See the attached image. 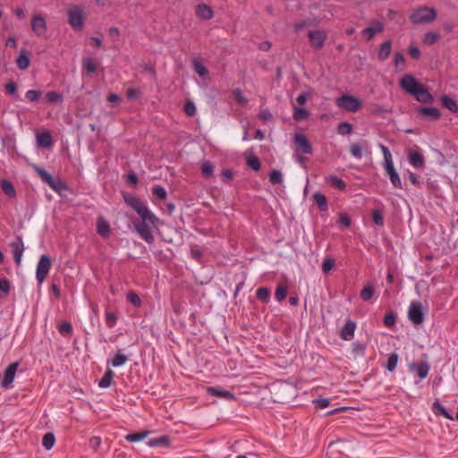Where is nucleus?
Returning a JSON list of instances; mask_svg holds the SVG:
<instances>
[{"label": "nucleus", "mask_w": 458, "mask_h": 458, "mask_svg": "<svg viewBox=\"0 0 458 458\" xmlns=\"http://www.w3.org/2000/svg\"><path fill=\"white\" fill-rule=\"evenodd\" d=\"M15 63H16L17 67L20 70H21V71L27 70L30 64V59L29 56L28 50H26L24 48L21 49L20 51L18 57L16 58Z\"/></svg>", "instance_id": "20"}, {"label": "nucleus", "mask_w": 458, "mask_h": 458, "mask_svg": "<svg viewBox=\"0 0 458 458\" xmlns=\"http://www.w3.org/2000/svg\"><path fill=\"white\" fill-rule=\"evenodd\" d=\"M429 366L428 363H420L417 366V375L420 378L423 379L428 377Z\"/></svg>", "instance_id": "51"}, {"label": "nucleus", "mask_w": 458, "mask_h": 458, "mask_svg": "<svg viewBox=\"0 0 458 458\" xmlns=\"http://www.w3.org/2000/svg\"><path fill=\"white\" fill-rule=\"evenodd\" d=\"M420 85L421 84L411 74H405L400 80V87L411 96L420 87Z\"/></svg>", "instance_id": "10"}, {"label": "nucleus", "mask_w": 458, "mask_h": 458, "mask_svg": "<svg viewBox=\"0 0 458 458\" xmlns=\"http://www.w3.org/2000/svg\"><path fill=\"white\" fill-rule=\"evenodd\" d=\"M55 442V435L51 432L45 434L42 440V445L47 450H50Z\"/></svg>", "instance_id": "37"}, {"label": "nucleus", "mask_w": 458, "mask_h": 458, "mask_svg": "<svg viewBox=\"0 0 458 458\" xmlns=\"http://www.w3.org/2000/svg\"><path fill=\"white\" fill-rule=\"evenodd\" d=\"M246 163L254 171H259L260 169V161L256 156L249 155L246 157Z\"/></svg>", "instance_id": "41"}, {"label": "nucleus", "mask_w": 458, "mask_h": 458, "mask_svg": "<svg viewBox=\"0 0 458 458\" xmlns=\"http://www.w3.org/2000/svg\"><path fill=\"white\" fill-rule=\"evenodd\" d=\"M439 38V35L436 32H428L424 35L423 43L431 46L435 44Z\"/></svg>", "instance_id": "49"}, {"label": "nucleus", "mask_w": 458, "mask_h": 458, "mask_svg": "<svg viewBox=\"0 0 458 458\" xmlns=\"http://www.w3.org/2000/svg\"><path fill=\"white\" fill-rule=\"evenodd\" d=\"M375 293V288L372 284H367L360 291V298L364 301H369Z\"/></svg>", "instance_id": "31"}, {"label": "nucleus", "mask_w": 458, "mask_h": 458, "mask_svg": "<svg viewBox=\"0 0 458 458\" xmlns=\"http://www.w3.org/2000/svg\"><path fill=\"white\" fill-rule=\"evenodd\" d=\"M315 406L318 409H325L329 406V400L327 398H318L314 401Z\"/></svg>", "instance_id": "64"}, {"label": "nucleus", "mask_w": 458, "mask_h": 458, "mask_svg": "<svg viewBox=\"0 0 458 458\" xmlns=\"http://www.w3.org/2000/svg\"><path fill=\"white\" fill-rule=\"evenodd\" d=\"M19 364L17 362L11 363L4 372L1 386L4 388H9L14 380Z\"/></svg>", "instance_id": "12"}, {"label": "nucleus", "mask_w": 458, "mask_h": 458, "mask_svg": "<svg viewBox=\"0 0 458 458\" xmlns=\"http://www.w3.org/2000/svg\"><path fill=\"white\" fill-rule=\"evenodd\" d=\"M379 148L384 156V167L391 183L394 188L402 189L403 184L400 176L394 168L391 152L388 148L383 144H379Z\"/></svg>", "instance_id": "2"}, {"label": "nucleus", "mask_w": 458, "mask_h": 458, "mask_svg": "<svg viewBox=\"0 0 458 458\" xmlns=\"http://www.w3.org/2000/svg\"><path fill=\"white\" fill-rule=\"evenodd\" d=\"M196 15L202 20L208 21L213 18L214 12L209 5L200 4L196 6Z\"/></svg>", "instance_id": "19"}, {"label": "nucleus", "mask_w": 458, "mask_h": 458, "mask_svg": "<svg viewBox=\"0 0 458 458\" xmlns=\"http://www.w3.org/2000/svg\"><path fill=\"white\" fill-rule=\"evenodd\" d=\"M51 265V259L47 255L43 254L39 257L36 269V278L39 284H42L46 280Z\"/></svg>", "instance_id": "6"}, {"label": "nucleus", "mask_w": 458, "mask_h": 458, "mask_svg": "<svg viewBox=\"0 0 458 458\" xmlns=\"http://www.w3.org/2000/svg\"><path fill=\"white\" fill-rule=\"evenodd\" d=\"M13 248V254L17 266H20L21 263V258L24 251V243L22 238L21 236H17L15 241H13L11 244Z\"/></svg>", "instance_id": "13"}, {"label": "nucleus", "mask_w": 458, "mask_h": 458, "mask_svg": "<svg viewBox=\"0 0 458 458\" xmlns=\"http://www.w3.org/2000/svg\"><path fill=\"white\" fill-rule=\"evenodd\" d=\"M314 201L318 205L320 210L326 211L327 210V198L324 194L317 192L313 195Z\"/></svg>", "instance_id": "33"}, {"label": "nucleus", "mask_w": 458, "mask_h": 458, "mask_svg": "<svg viewBox=\"0 0 458 458\" xmlns=\"http://www.w3.org/2000/svg\"><path fill=\"white\" fill-rule=\"evenodd\" d=\"M68 20L71 27L75 30L82 29L84 24V9L78 5L73 4L67 10Z\"/></svg>", "instance_id": "4"}, {"label": "nucleus", "mask_w": 458, "mask_h": 458, "mask_svg": "<svg viewBox=\"0 0 458 458\" xmlns=\"http://www.w3.org/2000/svg\"><path fill=\"white\" fill-rule=\"evenodd\" d=\"M106 324L107 327L113 328L117 323L118 318L113 311L106 310L105 313Z\"/></svg>", "instance_id": "38"}, {"label": "nucleus", "mask_w": 458, "mask_h": 458, "mask_svg": "<svg viewBox=\"0 0 458 458\" xmlns=\"http://www.w3.org/2000/svg\"><path fill=\"white\" fill-rule=\"evenodd\" d=\"M214 165L209 161H205L201 165V173L204 177L209 178L213 175Z\"/></svg>", "instance_id": "45"}, {"label": "nucleus", "mask_w": 458, "mask_h": 458, "mask_svg": "<svg viewBox=\"0 0 458 458\" xmlns=\"http://www.w3.org/2000/svg\"><path fill=\"white\" fill-rule=\"evenodd\" d=\"M325 180L327 182L330 183L334 188L339 191H344L346 188L345 182L335 175L327 176Z\"/></svg>", "instance_id": "26"}, {"label": "nucleus", "mask_w": 458, "mask_h": 458, "mask_svg": "<svg viewBox=\"0 0 458 458\" xmlns=\"http://www.w3.org/2000/svg\"><path fill=\"white\" fill-rule=\"evenodd\" d=\"M412 96L416 98L417 101L424 104L432 103L434 100L433 96L423 85H420V87L412 94Z\"/></svg>", "instance_id": "16"}, {"label": "nucleus", "mask_w": 458, "mask_h": 458, "mask_svg": "<svg viewBox=\"0 0 458 458\" xmlns=\"http://www.w3.org/2000/svg\"><path fill=\"white\" fill-rule=\"evenodd\" d=\"M128 360L129 359L125 354L119 352L116 354H114L112 360H107V365H112L114 368L121 367L124 365L128 361Z\"/></svg>", "instance_id": "25"}, {"label": "nucleus", "mask_w": 458, "mask_h": 458, "mask_svg": "<svg viewBox=\"0 0 458 458\" xmlns=\"http://www.w3.org/2000/svg\"><path fill=\"white\" fill-rule=\"evenodd\" d=\"M367 148V142H354L350 146V154L356 159H360L363 156L362 151Z\"/></svg>", "instance_id": "21"}, {"label": "nucleus", "mask_w": 458, "mask_h": 458, "mask_svg": "<svg viewBox=\"0 0 458 458\" xmlns=\"http://www.w3.org/2000/svg\"><path fill=\"white\" fill-rule=\"evenodd\" d=\"M355 329L356 323L352 320H347L340 331V337L345 341L352 340L354 336Z\"/></svg>", "instance_id": "15"}, {"label": "nucleus", "mask_w": 458, "mask_h": 458, "mask_svg": "<svg viewBox=\"0 0 458 458\" xmlns=\"http://www.w3.org/2000/svg\"><path fill=\"white\" fill-rule=\"evenodd\" d=\"M153 194L159 199H165L167 197L166 190L162 186H155L153 188Z\"/></svg>", "instance_id": "55"}, {"label": "nucleus", "mask_w": 458, "mask_h": 458, "mask_svg": "<svg viewBox=\"0 0 458 458\" xmlns=\"http://www.w3.org/2000/svg\"><path fill=\"white\" fill-rule=\"evenodd\" d=\"M257 298L265 303L270 300V292L267 287H260L257 290Z\"/></svg>", "instance_id": "42"}, {"label": "nucleus", "mask_w": 458, "mask_h": 458, "mask_svg": "<svg viewBox=\"0 0 458 458\" xmlns=\"http://www.w3.org/2000/svg\"><path fill=\"white\" fill-rule=\"evenodd\" d=\"M287 295V285L284 284H278L276 289L275 297L277 301L282 302L285 300Z\"/></svg>", "instance_id": "34"}, {"label": "nucleus", "mask_w": 458, "mask_h": 458, "mask_svg": "<svg viewBox=\"0 0 458 458\" xmlns=\"http://www.w3.org/2000/svg\"><path fill=\"white\" fill-rule=\"evenodd\" d=\"M34 170L40 177V179L47 184L50 183L54 179V177L47 170L41 168L38 165H34Z\"/></svg>", "instance_id": "30"}, {"label": "nucleus", "mask_w": 458, "mask_h": 458, "mask_svg": "<svg viewBox=\"0 0 458 458\" xmlns=\"http://www.w3.org/2000/svg\"><path fill=\"white\" fill-rule=\"evenodd\" d=\"M148 434V431L135 432L125 436V439L131 443L139 442L147 437Z\"/></svg>", "instance_id": "35"}, {"label": "nucleus", "mask_w": 458, "mask_h": 458, "mask_svg": "<svg viewBox=\"0 0 458 458\" xmlns=\"http://www.w3.org/2000/svg\"><path fill=\"white\" fill-rule=\"evenodd\" d=\"M82 68L87 71V72L93 73L97 70V65L92 58L87 57L82 60Z\"/></svg>", "instance_id": "40"}, {"label": "nucleus", "mask_w": 458, "mask_h": 458, "mask_svg": "<svg viewBox=\"0 0 458 458\" xmlns=\"http://www.w3.org/2000/svg\"><path fill=\"white\" fill-rule=\"evenodd\" d=\"M384 24L379 21H373L371 26L363 30L362 34L370 40L377 33L383 31Z\"/></svg>", "instance_id": "17"}, {"label": "nucleus", "mask_w": 458, "mask_h": 458, "mask_svg": "<svg viewBox=\"0 0 458 458\" xmlns=\"http://www.w3.org/2000/svg\"><path fill=\"white\" fill-rule=\"evenodd\" d=\"M31 30L38 37H43L47 30L46 19L40 13L34 14L30 22Z\"/></svg>", "instance_id": "9"}, {"label": "nucleus", "mask_w": 458, "mask_h": 458, "mask_svg": "<svg viewBox=\"0 0 458 458\" xmlns=\"http://www.w3.org/2000/svg\"><path fill=\"white\" fill-rule=\"evenodd\" d=\"M394 64L395 67H403L405 64V59L402 53L397 52L394 56Z\"/></svg>", "instance_id": "59"}, {"label": "nucleus", "mask_w": 458, "mask_h": 458, "mask_svg": "<svg viewBox=\"0 0 458 458\" xmlns=\"http://www.w3.org/2000/svg\"><path fill=\"white\" fill-rule=\"evenodd\" d=\"M293 143L298 152L302 154H311L312 147L308 138L302 133H295L293 136Z\"/></svg>", "instance_id": "11"}, {"label": "nucleus", "mask_w": 458, "mask_h": 458, "mask_svg": "<svg viewBox=\"0 0 458 458\" xmlns=\"http://www.w3.org/2000/svg\"><path fill=\"white\" fill-rule=\"evenodd\" d=\"M233 98L234 100L241 104V105H244L247 103V98L244 97L242 91L241 89H234L233 91Z\"/></svg>", "instance_id": "57"}, {"label": "nucleus", "mask_w": 458, "mask_h": 458, "mask_svg": "<svg viewBox=\"0 0 458 458\" xmlns=\"http://www.w3.org/2000/svg\"><path fill=\"white\" fill-rule=\"evenodd\" d=\"M398 360H399V357H398L397 353H395V352L390 353L388 355L387 362L386 365V369L393 372L396 369Z\"/></svg>", "instance_id": "36"}, {"label": "nucleus", "mask_w": 458, "mask_h": 458, "mask_svg": "<svg viewBox=\"0 0 458 458\" xmlns=\"http://www.w3.org/2000/svg\"><path fill=\"white\" fill-rule=\"evenodd\" d=\"M408 318L414 325H420L424 321V311L421 302L411 301L408 310Z\"/></svg>", "instance_id": "7"}, {"label": "nucleus", "mask_w": 458, "mask_h": 458, "mask_svg": "<svg viewBox=\"0 0 458 458\" xmlns=\"http://www.w3.org/2000/svg\"><path fill=\"white\" fill-rule=\"evenodd\" d=\"M309 116V112L307 109L301 107H294L293 111V118L297 121L305 120Z\"/></svg>", "instance_id": "48"}, {"label": "nucleus", "mask_w": 458, "mask_h": 458, "mask_svg": "<svg viewBox=\"0 0 458 458\" xmlns=\"http://www.w3.org/2000/svg\"><path fill=\"white\" fill-rule=\"evenodd\" d=\"M208 394L210 395H214L219 398L226 399V400H234V394L227 390H224L218 386H209L207 389Z\"/></svg>", "instance_id": "18"}, {"label": "nucleus", "mask_w": 458, "mask_h": 458, "mask_svg": "<svg viewBox=\"0 0 458 458\" xmlns=\"http://www.w3.org/2000/svg\"><path fill=\"white\" fill-rule=\"evenodd\" d=\"M1 187H2L3 191L7 196H10V197L15 196V189H14L13 183H11L10 182H8L6 180H3L1 182Z\"/></svg>", "instance_id": "43"}, {"label": "nucleus", "mask_w": 458, "mask_h": 458, "mask_svg": "<svg viewBox=\"0 0 458 458\" xmlns=\"http://www.w3.org/2000/svg\"><path fill=\"white\" fill-rule=\"evenodd\" d=\"M336 105L344 110L355 113L361 107L362 103L353 96L344 94L336 99Z\"/></svg>", "instance_id": "5"}, {"label": "nucleus", "mask_w": 458, "mask_h": 458, "mask_svg": "<svg viewBox=\"0 0 458 458\" xmlns=\"http://www.w3.org/2000/svg\"><path fill=\"white\" fill-rule=\"evenodd\" d=\"M372 220L377 225L382 226L384 225V217L380 210H373Z\"/></svg>", "instance_id": "56"}, {"label": "nucleus", "mask_w": 458, "mask_h": 458, "mask_svg": "<svg viewBox=\"0 0 458 458\" xmlns=\"http://www.w3.org/2000/svg\"><path fill=\"white\" fill-rule=\"evenodd\" d=\"M437 16V10L428 6L417 8L410 16V21L413 24L430 23Z\"/></svg>", "instance_id": "3"}, {"label": "nucleus", "mask_w": 458, "mask_h": 458, "mask_svg": "<svg viewBox=\"0 0 458 458\" xmlns=\"http://www.w3.org/2000/svg\"><path fill=\"white\" fill-rule=\"evenodd\" d=\"M168 444H169V439L167 437H165V436L157 437V438L150 439L148 442V445H150V446H159V445L165 446V445H168Z\"/></svg>", "instance_id": "50"}, {"label": "nucleus", "mask_w": 458, "mask_h": 458, "mask_svg": "<svg viewBox=\"0 0 458 458\" xmlns=\"http://www.w3.org/2000/svg\"><path fill=\"white\" fill-rule=\"evenodd\" d=\"M97 232L104 238H107L110 234V225L108 222L102 217H99L97 221Z\"/></svg>", "instance_id": "22"}, {"label": "nucleus", "mask_w": 458, "mask_h": 458, "mask_svg": "<svg viewBox=\"0 0 458 458\" xmlns=\"http://www.w3.org/2000/svg\"><path fill=\"white\" fill-rule=\"evenodd\" d=\"M58 330L62 335H70L72 332V326L70 322H63L59 325Z\"/></svg>", "instance_id": "58"}, {"label": "nucleus", "mask_w": 458, "mask_h": 458, "mask_svg": "<svg viewBox=\"0 0 458 458\" xmlns=\"http://www.w3.org/2000/svg\"><path fill=\"white\" fill-rule=\"evenodd\" d=\"M41 96H42V91L34 90V89H30L25 94L26 99H28L30 102H35V101L38 100V98Z\"/></svg>", "instance_id": "53"}, {"label": "nucleus", "mask_w": 458, "mask_h": 458, "mask_svg": "<svg viewBox=\"0 0 458 458\" xmlns=\"http://www.w3.org/2000/svg\"><path fill=\"white\" fill-rule=\"evenodd\" d=\"M51 189H53L56 192H60L62 190L65 189V185L59 179H53L50 183L47 184Z\"/></svg>", "instance_id": "54"}, {"label": "nucleus", "mask_w": 458, "mask_h": 458, "mask_svg": "<svg viewBox=\"0 0 458 458\" xmlns=\"http://www.w3.org/2000/svg\"><path fill=\"white\" fill-rule=\"evenodd\" d=\"M396 322V314L393 311H390L386 314L384 318V325L386 327H392Z\"/></svg>", "instance_id": "52"}, {"label": "nucleus", "mask_w": 458, "mask_h": 458, "mask_svg": "<svg viewBox=\"0 0 458 458\" xmlns=\"http://www.w3.org/2000/svg\"><path fill=\"white\" fill-rule=\"evenodd\" d=\"M10 292V282L4 278L0 280V293L4 295L8 294Z\"/></svg>", "instance_id": "63"}, {"label": "nucleus", "mask_w": 458, "mask_h": 458, "mask_svg": "<svg viewBox=\"0 0 458 458\" xmlns=\"http://www.w3.org/2000/svg\"><path fill=\"white\" fill-rule=\"evenodd\" d=\"M184 112L189 116H193L196 113V106L193 102L187 101L184 105Z\"/></svg>", "instance_id": "60"}, {"label": "nucleus", "mask_w": 458, "mask_h": 458, "mask_svg": "<svg viewBox=\"0 0 458 458\" xmlns=\"http://www.w3.org/2000/svg\"><path fill=\"white\" fill-rule=\"evenodd\" d=\"M38 144L45 148H49L53 145V140L50 133L42 132L37 136Z\"/></svg>", "instance_id": "27"}, {"label": "nucleus", "mask_w": 458, "mask_h": 458, "mask_svg": "<svg viewBox=\"0 0 458 458\" xmlns=\"http://www.w3.org/2000/svg\"><path fill=\"white\" fill-rule=\"evenodd\" d=\"M114 377V372L110 369H106L104 376L98 382V386L100 388L109 387L113 382Z\"/></svg>", "instance_id": "24"}, {"label": "nucleus", "mask_w": 458, "mask_h": 458, "mask_svg": "<svg viewBox=\"0 0 458 458\" xmlns=\"http://www.w3.org/2000/svg\"><path fill=\"white\" fill-rule=\"evenodd\" d=\"M335 265V261L332 259H326L322 264V271L325 274L329 273Z\"/></svg>", "instance_id": "61"}, {"label": "nucleus", "mask_w": 458, "mask_h": 458, "mask_svg": "<svg viewBox=\"0 0 458 458\" xmlns=\"http://www.w3.org/2000/svg\"><path fill=\"white\" fill-rule=\"evenodd\" d=\"M309 42L313 48L321 49L327 38L324 30H312L308 33Z\"/></svg>", "instance_id": "8"}, {"label": "nucleus", "mask_w": 458, "mask_h": 458, "mask_svg": "<svg viewBox=\"0 0 458 458\" xmlns=\"http://www.w3.org/2000/svg\"><path fill=\"white\" fill-rule=\"evenodd\" d=\"M5 91L7 94L11 95V96H17V86H16V83L13 82V81H10L8 82L5 86Z\"/></svg>", "instance_id": "62"}, {"label": "nucleus", "mask_w": 458, "mask_h": 458, "mask_svg": "<svg viewBox=\"0 0 458 458\" xmlns=\"http://www.w3.org/2000/svg\"><path fill=\"white\" fill-rule=\"evenodd\" d=\"M269 181L272 184L277 185L283 182V174L279 170H273L269 174Z\"/></svg>", "instance_id": "46"}, {"label": "nucleus", "mask_w": 458, "mask_h": 458, "mask_svg": "<svg viewBox=\"0 0 458 458\" xmlns=\"http://www.w3.org/2000/svg\"><path fill=\"white\" fill-rule=\"evenodd\" d=\"M127 301L136 308H140L142 305L141 299L135 292H129L126 295Z\"/></svg>", "instance_id": "39"}, {"label": "nucleus", "mask_w": 458, "mask_h": 458, "mask_svg": "<svg viewBox=\"0 0 458 458\" xmlns=\"http://www.w3.org/2000/svg\"><path fill=\"white\" fill-rule=\"evenodd\" d=\"M391 50H392L391 41L386 40V41L383 42L380 46V49H379V52L377 55L378 60H380V61L386 60L391 54Z\"/></svg>", "instance_id": "23"}, {"label": "nucleus", "mask_w": 458, "mask_h": 458, "mask_svg": "<svg viewBox=\"0 0 458 458\" xmlns=\"http://www.w3.org/2000/svg\"><path fill=\"white\" fill-rule=\"evenodd\" d=\"M124 201L139 216L138 219L131 220L134 231L146 242L153 243L155 240L153 232L158 228L159 218L150 210L145 201L135 196H124Z\"/></svg>", "instance_id": "1"}, {"label": "nucleus", "mask_w": 458, "mask_h": 458, "mask_svg": "<svg viewBox=\"0 0 458 458\" xmlns=\"http://www.w3.org/2000/svg\"><path fill=\"white\" fill-rule=\"evenodd\" d=\"M338 133L341 135H348L352 131V126L347 122H342L337 127Z\"/></svg>", "instance_id": "47"}, {"label": "nucleus", "mask_w": 458, "mask_h": 458, "mask_svg": "<svg viewBox=\"0 0 458 458\" xmlns=\"http://www.w3.org/2000/svg\"><path fill=\"white\" fill-rule=\"evenodd\" d=\"M408 162L414 168H422L425 165V159L421 153L417 150H409L407 152Z\"/></svg>", "instance_id": "14"}, {"label": "nucleus", "mask_w": 458, "mask_h": 458, "mask_svg": "<svg viewBox=\"0 0 458 458\" xmlns=\"http://www.w3.org/2000/svg\"><path fill=\"white\" fill-rule=\"evenodd\" d=\"M419 112L420 114L430 117L433 120L439 119L441 115L440 111L437 107H420Z\"/></svg>", "instance_id": "28"}, {"label": "nucleus", "mask_w": 458, "mask_h": 458, "mask_svg": "<svg viewBox=\"0 0 458 458\" xmlns=\"http://www.w3.org/2000/svg\"><path fill=\"white\" fill-rule=\"evenodd\" d=\"M46 102L48 104L62 103L64 100L63 95L57 91L47 92L45 96Z\"/></svg>", "instance_id": "32"}, {"label": "nucleus", "mask_w": 458, "mask_h": 458, "mask_svg": "<svg viewBox=\"0 0 458 458\" xmlns=\"http://www.w3.org/2000/svg\"><path fill=\"white\" fill-rule=\"evenodd\" d=\"M441 102H442V105L445 108H447L449 111H451L452 113H457L458 112V105H457L456 101L452 99L450 97L443 96L441 98Z\"/></svg>", "instance_id": "29"}, {"label": "nucleus", "mask_w": 458, "mask_h": 458, "mask_svg": "<svg viewBox=\"0 0 458 458\" xmlns=\"http://www.w3.org/2000/svg\"><path fill=\"white\" fill-rule=\"evenodd\" d=\"M193 68L194 71L200 76V77H206L208 73V69L204 66V64L199 61L194 60L193 61Z\"/></svg>", "instance_id": "44"}]
</instances>
